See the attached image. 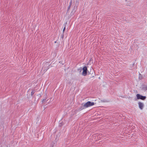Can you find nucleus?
<instances>
[{"label":"nucleus","instance_id":"f257e3e1","mask_svg":"<svg viewBox=\"0 0 147 147\" xmlns=\"http://www.w3.org/2000/svg\"><path fill=\"white\" fill-rule=\"evenodd\" d=\"M94 102H91L90 101H88L84 105L83 107L85 108H86L91 106H93L94 105Z\"/></svg>","mask_w":147,"mask_h":147},{"label":"nucleus","instance_id":"f03ea898","mask_svg":"<svg viewBox=\"0 0 147 147\" xmlns=\"http://www.w3.org/2000/svg\"><path fill=\"white\" fill-rule=\"evenodd\" d=\"M83 72L82 73V75L83 76H85L86 75L87 73V67L86 66L84 67L83 69Z\"/></svg>","mask_w":147,"mask_h":147},{"label":"nucleus","instance_id":"7ed1b4c3","mask_svg":"<svg viewBox=\"0 0 147 147\" xmlns=\"http://www.w3.org/2000/svg\"><path fill=\"white\" fill-rule=\"evenodd\" d=\"M137 99H141L142 100H144L146 98L145 96H143L140 94H137L136 95Z\"/></svg>","mask_w":147,"mask_h":147},{"label":"nucleus","instance_id":"20e7f679","mask_svg":"<svg viewBox=\"0 0 147 147\" xmlns=\"http://www.w3.org/2000/svg\"><path fill=\"white\" fill-rule=\"evenodd\" d=\"M139 107L141 110H142L144 107V104L142 102H139L138 103Z\"/></svg>","mask_w":147,"mask_h":147},{"label":"nucleus","instance_id":"39448f33","mask_svg":"<svg viewBox=\"0 0 147 147\" xmlns=\"http://www.w3.org/2000/svg\"><path fill=\"white\" fill-rule=\"evenodd\" d=\"M65 27L64 28H63V31H64V30H65Z\"/></svg>","mask_w":147,"mask_h":147},{"label":"nucleus","instance_id":"423d86ee","mask_svg":"<svg viewBox=\"0 0 147 147\" xmlns=\"http://www.w3.org/2000/svg\"><path fill=\"white\" fill-rule=\"evenodd\" d=\"M32 94H33V93H32Z\"/></svg>","mask_w":147,"mask_h":147}]
</instances>
